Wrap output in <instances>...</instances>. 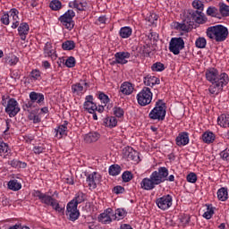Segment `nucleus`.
Masks as SVG:
<instances>
[{
    "mask_svg": "<svg viewBox=\"0 0 229 229\" xmlns=\"http://www.w3.org/2000/svg\"><path fill=\"white\" fill-rule=\"evenodd\" d=\"M169 176V170L165 166H161L157 170L154 171L149 178L146 177L142 179L140 182V187L143 191H153L157 185L164 183L167 181Z\"/></svg>",
    "mask_w": 229,
    "mask_h": 229,
    "instance_id": "f257e3e1",
    "label": "nucleus"
},
{
    "mask_svg": "<svg viewBox=\"0 0 229 229\" xmlns=\"http://www.w3.org/2000/svg\"><path fill=\"white\" fill-rule=\"evenodd\" d=\"M207 37L216 42H225L228 38V28L224 25L208 27L206 30Z\"/></svg>",
    "mask_w": 229,
    "mask_h": 229,
    "instance_id": "f03ea898",
    "label": "nucleus"
},
{
    "mask_svg": "<svg viewBox=\"0 0 229 229\" xmlns=\"http://www.w3.org/2000/svg\"><path fill=\"white\" fill-rule=\"evenodd\" d=\"M32 196L34 198H38V199H39L40 203H43V205L52 207V208H54V210H56V212H64V208H60L58 200L53 198V196H50L47 193H43L40 191H34Z\"/></svg>",
    "mask_w": 229,
    "mask_h": 229,
    "instance_id": "7ed1b4c3",
    "label": "nucleus"
},
{
    "mask_svg": "<svg viewBox=\"0 0 229 229\" xmlns=\"http://www.w3.org/2000/svg\"><path fill=\"white\" fill-rule=\"evenodd\" d=\"M165 108H167V106H165L164 100L158 99L156 102L155 107L150 111L148 117L154 121H164L166 114Z\"/></svg>",
    "mask_w": 229,
    "mask_h": 229,
    "instance_id": "20e7f679",
    "label": "nucleus"
},
{
    "mask_svg": "<svg viewBox=\"0 0 229 229\" xmlns=\"http://www.w3.org/2000/svg\"><path fill=\"white\" fill-rule=\"evenodd\" d=\"M8 101L6 102V98L2 97V105L5 106V113L9 114V117H15L17 114L21 112V107H19V102L15 98H10L7 97Z\"/></svg>",
    "mask_w": 229,
    "mask_h": 229,
    "instance_id": "39448f33",
    "label": "nucleus"
},
{
    "mask_svg": "<svg viewBox=\"0 0 229 229\" xmlns=\"http://www.w3.org/2000/svg\"><path fill=\"white\" fill-rule=\"evenodd\" d=\"M74 17H76V13L72 10H68L58 18V21L61 22L62 26H64L66 30L71 31L72 30H74V21L72 20Z\"/></svg>",
    "mask_w": 229,
    "mask_h": 229,
    "instance_id": "423d86ee",
    "label": "nucleus"
},
{
    "mask_svg": "<svg viewBox=\"0 0 229 229\" xmlns=\"http://www.w3.org/2000/svg\"><path fill=\"white\" fill-rule=\"evenodd\" d=\"M153 99V93L151 89L144 87L140 92L137 95L138 105L140 106H148Z\"/></svg>",
    "mask_w": 229,
    "mask_h": 229,
    "instance_id": "0eeeda50",
    "label": "nucleus"
},
{
    "mask_svg": "<svg viewBox=\"0 0 229 229\" xmlns=\"http://www.w3.org/2000/svg\"><path fill=\"white\" fill-rule=\"evenodd\" d=\"M185 49V41L183 38H172L169 42V51L173 55H180V51Z\"/></svg>",
    "mask_w": 229,
    "mask_h": 229,
    "instance_id": "6e6552de",
    "label": "nucleus"
},
{
    "mask_svg": "<svg viewBox=\"0 0 229 229\" xmlns=\"http://www.w3.org/2000/svg\"><path fill=\"white\" fill-rule=\"evenodd\" d=\"M98 222L103 225H110L112 221H115V219H117V216L114 215V209L108 208L98 216Z\"/></svg>",
    "mask_w": 229,
    "mask_h": 229,
    "instance_id": "1a4fd4ad",
    "label": "nucleus"
},
{
    "mask_svg": "<svg viewBox=\"0 0 229 229\" xmlns=\"http://www.w3.org/2000/svg\"><path fill=\"white\" fill-rule=\"evenodd\" d=\"M156 204L161 210H167V208H171L173 205V196L168 194L157 199Z\"/></svg>",
    "mask_w": 229,
    "mask_h": 229,
    "instance_id": "9d476101",
    "label": "nucleus"
},
{
    "mask_svg": "<svg viewBox=\"0 0 229 229\" xmlns=\"http://www.w3.org/2000/svg\"><path fill=\"white\" fill-rule=\"evenodd\" d=\"M66 216H69L70 221H76L80 217V210L76 205H72V202L67 204Z\"/></svg>",
    "mask_w": 229,
    "mask_h": 229,
    "instance_id": "9b49d317",
    "label": "nucleus"
},
{
    "mask_svg": "<svg viewBox=\"0 0 229 229\" xmlns=\"http://www.w3.org/2000/svg\"><path fill=\"white\" fill-rule=\"evenodd\" d=\"M123 157L128 161L139 162V152L133 149L131 147H126L123 148Z\"/></svg>",
    "mask_w": 229,
    "mask_h": 229,
    "instance_id": "f8f14e48",
    "label": "nucleus"
},
{
    "mask_svg": "<svg viewBox=\"0 0 229 229\" xmlns=\"http://www.w3.org/2000/svg\"><path fill=\"white\" fill-rule=\"evenodd\" d=\"M176 145L182 148V146H187L189 144V132L182 131L178 134L175 139Z\"/></svg>",
    "mask_w": 229,
    "mask_h": 229,
    "instance_id": "ddd939ff",
    "label": "nucleus"
},
{
    "mask_svg": "<svg viewBox=\"0 0 229 229\" xmlns=\"http://www.w3.org/2000/svg\"><path fill=\"white\" fill-rule=\"evenodd\" d=\"M131 56V54L129 52H117L114 54V58L116 59V63H118L120 65H124L128 64L127 58H130Z\"/></svg>",
    "mask_w": 229,
    "mask_h": 229,
    "instance_id": "4468645a",
    "label": "nucleus"
},
{
    "mask_svg": "<svg viewBox=\"0 0 229 229\" xmlns=\"http://www.w3.org/2000/svg\"><path fill=\"white\" fill-rule=\"evenodd\" d=\"M219 76V71L216 68H209L206 71V80L210 81V83H214L217 81V77Z\"/></svg>",
    "mask_w": 229,
    "mask_h": 229,
    "instance_id": "2eb2a0df",
    "label": "nucleus"
},
{
    "mask_svg": "<svg viewBox=\"0 0 229 229\" xmlns=\"http://www.w3.org/2000/svg\"><path fill=\"white\" fill-rule=\"evenodd\" d=\"M18 33L21 37V40H26L28 33H30V25L28 22H21L18 27Z\"/></svg>",
    "mask_w": 229,
    "mask_h": 229,
    "instance_id": "dca6fc26",
    "label": "nucleus"
},
{
    "mask_svg": "<svg viewBox=\"0 0 229 229\" xmlns=\"http://www.w3.org/2000/svg\"><path fill=\"white\" fill-rule=\"evenodd\" d=\"M101 138V134L98 131H91L84 136V140L87 144H92V142H98Z\"/></svg>",
    "mask_w": 229,
    "mask_h": 229,
    "instance_id": "f3484780",
    "label": "nucleus"
},
{
    "mask_svg": "<svg viewBox=\"0 0 229 229\" xmlns=\"http://www.w3.org/2000/svg\"><path fill=\"white\" fill-rule=\"evenodd\" d=\"M133 89V84H131V82L129 81L123 82L120 87L121 93L124 94L125 96H130V94H132Z\"/></svg>",
    "mask_w": 229,
    "mask_h": 229,
    "instance_id": "a211bd4d",
    "label": "nucleus"
},
{
    "mask_svg": "<svg viewBox=\"0 0 229 229\" xmlns=\"http://www.w3.org/2000/svg\"><path fill=\"white\" fill-rule=\"evenodd\" d=\"M144 85L147 87H153L155 85H160V79L156 76L147 75L144 77Z\"/></svg>",
    "mask_w": 229,
    "mask_h": 229,
    "instance_id": "6ab92c4d",
    "label": "nucleus"
},
{
    "mask_svg": "<svg viewBox=\"0 0 229 229\" xmlns=\"http://www.w3.org/2000/svg\"><path fill=\"white\" fill-rule=\"evenodd\" d=\"M190 15L191 20L198 24H201V22L205 21V17L203 16V12L201 11H191L190 12Z\"/></svg>",
    "mask_w": 229,
    "mask_h": 229,
    "instance_id": "aec40b11",
    "label": "nucleus"
},
{
    "mask_svg": "<svg viewBox=\"0 0 229 229\" xmlns=\"http://www.w3.org/2000/svg\"><path fill=\"white\" fill-rule=\"evenodd\" d=\"M85 199H87V195L82 191H79L75 194L74 199L71 200L70 203H72V205H75V207H78V205H80V203H83Z\"/></svg>",
    "mask_w": 229,
    "mask_h": 229,
    "instance_id": "412c9836",
    "label": "nucleus"
},
{
    "mask_svg": "<svg viewBox=\"0 0 229 229\" xmlns=\"http://www.w3.org/2000/svg\"><path fill=\"white\" fill-rule=\"evenodd\" d=\"M30 99L38 105L44 103V94L32 91L30 93Z\"/></svg>",
    "mask_w": 229,
    "mask_h": 229,
    "instance_id": "4be33fe9",
    "label": "nucleus"
},
{
    "mask_svg": "<svg viewBox=\"0 0 229 229\" xmlns=\"http://www.w3.org/2000/svg\"><path fill=\"white\" fill-rule=\"evenodd\" d=\"M212 84L208 88V91L210 94H221L223 92V85L218 84L217 82H211Z\"/></svg>",
    "mask_w": 229,
    "mask_h": 229,
    "instance_id": "5701e85b",
    "label": "nucleus"
},
{
    "mask_svg": "<svg viewBox=\"0 0 229 229\" xmlns=\"http://www.w3.org/2000/svg\"><path fill=\"white\" fill-rule=\"evenodd\" d=\"M202 140L205 144H212L216 140V134L212 131H206L202 134Z\"/></svg>",
    "mask_w": 229,
    "mask_h": 229,
    "instance_id": "b1692460",
    "label": "nucleus"
},
{
    "mask_svg": "<svg viewBox=\"0 0 229 229\" xmlns=\"http://www.w3.org/2000/svg\"><path fill=\"white\" fill-rule=\"evenodd\" d=\"M104 126L107 128H115L117 126V118L115 116H107L104 118Z\"/></svg>",
    "mask_w": 229,
    "mask_h": 229,
    "instance_id": "393cba45",
    "label": "nucleus"
},
{
    "mask_svg": "<svg viewBox=\"0 0 229 229\" xmlns=\"http://www.w3.org/2000/svg\"><path fill=\"white\" fill-rule=\"evenodd\" d=\"M217 123L222 128H229V114H221L217 118Z\"/></svg>",
    "mask_w": 229,
    "mask_h": 229,
    "instance_id": "a878e982",
    "label": "nucleus"
},
{
    "mask_svg": "<svg viewBox=\"0 0 229 229\" xmlns=\"http://www.w3.org/2000/svg\"><path fill=\"white\" fill-rule=\"evenodd\" d=\"M218 8H219L220 19H223V17H229V6L226 4L219 3Z\"/></svg>",
    "mask_w": 229,
    "mask_h": 229,
    "instance_id": "bb28decb",
    "label": "nucleus"
},
{
    "mask_svg": "<svg viewBox=\"0 0 229 229\" xmlns=\"http://www.w3.org/2000/svg\"><path fill=\"white\" fill-rule=\"evenodd\" d=\"M8 165H12L14 169H26L28 164L26 162H21L17 159H13L8 161Z\"/></svg>",
    "mask_w": 229,
    "mask_h": 229,
    "instance_id": "cd10ccee",
    "label": "nucleus"
},
{
    "mask_svg": "<svg viewBox=\"0 0 229 229\" xmlns=\"http://www.w3.org/2000/svg\"><path fill=\"white\" fill-rule=\"evenodd\" d=\"M97 174H98L97 172H93L92 174H89L87 175L86 182H88L89 187H91V189H96V187H98V183H96Z\"/></svg>",
    "mask_w": 229,
    "mask_h": 229,
    "instance_id": "c85d7f7f",
    "label": "nucleus"
},
{
    "mask_svg": "<svg viewBox=\"0 0 229 229\" xmlns=\"http://www.w3.org/2000/svg\"><path fill=\"white\" fill-rule=\"evenodd\" d=\"M216 83L219 85H222V87L226 86L227 83H229V77L226 72H223L218 74V77L216 78Z\"/></svg>",
    "mask_w": 229,
    "mask_h": 229,
    "instance_id": "c756f323",
    "label": "nucleus"
},
{
    "mask_svg": "<svg viewBox=\"0 0 229 229\" xmlns=\"http://www.w3.org/2000/svg\"><path fill=\"white\" fill-rule=\"evenodd\" d=\"M207 15L209 17H215L216 19H221L219 9L216 6H209L207 10Z\"/></svg>",
    "mask_w": 229,
    "mask_h": 229,
    "instance_id": "7c9ffc66",
    "label": "nucleus"
},
{
    "mask_svg": "<svg viewBox=\"0 0 229 229\" xmlns=\"http://www.w3.org/2000/svg\"><path fill=\"white\" fill-rule=\"evenodd\" d=\"M217 198L219 201H226L228 199V189L227 188H220L217 191Z\"/></svg>",
    "mask_w": 229,
    "mask_h": 229,
    "instance_id": "2f4dec72",
    "label": "nucleus"
},
{
    "mask_svg": "<svg viewBox=\"0 0 229 229\" xmlns=\"http://www.w3.org/2000/svg\"><path fill=\"white\" fill-rule=\"evenodd\" d=\"M55 131L57 139H62L64 136L67 137V126L65 125H60Z\"/></svg>",
    "mask_w": 229,
    "mask_h": 229,
    "instance_id": "473e14b6",
    "label": "nucleus"
},
{
    "mask_svg": "<svg viewBox=\"0 0 229 229\" xmlns=\"http://www.w3.org/2000/svg\"><path fill=\"white\" fill-rule=\"evenodd\" d=\"M131 33L132 30L130 27H123L119 31V35L122 38H130V37H131Z\"/></svg>",
    "mask_w": 229,
    "mask_h": 229,
    "instance_id": "72a5a7b5",
    "label": "nucleus"
},
{
    "mask_svg": "<svg viewBox=\"0 0 229 229\" xmlns=\"http://www.w3.org/2000/svg\"><path fill=\"white\" fill-rule=\"evenodd\" d=\"M22 185L17 180H12L8 182V189L11 191H21Z\"/></svg>",
    "mask_w": 229,
    "mask_h": 229,
    "instance_id": "f704fd0d",
    "label": "nucleus"
},
{
    "mask_svg": "<svg viewBox=\"0 0 229 229\" xmlns=\"http://www.w3.org/2000/svg\"><path fill=\"white\" fill-rule=\"evenodd\" d=\"M76 47V43L72 40H67L62 44V48L64 51H72Z\"/></svg>",
    "mask_w": 229,
    "mask_h": 229,
    "instance_id": "c9c22d12",
    "label": "nucleus"
},
{
    "mask_svg": "<svg viewBox=\"0 0 229 229\" xmlns=\"http://www.w3.org/2000/svg\"><path fill=\"white\" fill-rule=\"evenodd\" d=\"M44 55L45 56H48V58H51L52 60H56V54H55V50L49 49V45H46L44 48Z\"/></svg>",
    "mask_w": 229,
    "mask_h": 229,
    "instance_id": "e433bc0d",
    "label": "nucleus"
},
{
    "mask_svg": "<svg viewBox=\"0 0 229 229\" xmlns=\"http://www.w3.org/2000/svg\"><path fill=\"white\" fill-rule=\"evenodd\" d=\"M196 47L205 49L207 47V39L204 37H199L195 41Z\"/></svg>",
    "mask_w": 229,
    "mask_h": 229,
    "instance_id": "4c0bfd02",
    "label": "nucleus"
},
{
    "mask_svg": "<svg viewBox=\"0 0 229 229\" xmlns=\"http://www.w3.org/2000/svg\"><path fill=\"white\" fill-rule=\"evenodd\" d=\"M18 62L19 57L14 55H11L5 57V64H8V65H17Z\"/></svg>",
    "mask_w": 229,
    "mask_h": 229,
    "instance_id": "58836bf2",
    "label": "nucleus"
},
{
    "mask_svg": "<svg viewBox=\"0 0 229 229\" xmlns=\"http://www.w3.org/2000/svg\"><path fill=\"white\" fill-rule=\"evenodd\" d=\"M120 174H121V166H119V165H112L109 167V174L111 176H117Z\"/></svg>",
    "mask_w": 229,
    "mask_h": 229,
    "instance_id": "ea45409f",
    "label": "nucleus"
},
{
    "mask_svg": "<svg viewBox=\"0 0 229 229\" xmlns=\"http://www.w3.org/2000/svg\"><path fill=\"white\" fill-rule=\"evenodd\" d=\"M49 6L54 12H58V10H62V2L60 0H52Z\"/></svg>",
    "mask_w": 229,
    "mask_h": 229,
    "instance_id": "a19ab883",
    "label": "nucleus"
},
{
    "mask_svg": "<svg viewBox=\"0 0 229 229\" xmlns=\"http://www.w3.org/2000/svg\"><path fill=\"white\" fill-rule=\"evenodd\" d=\"M151 69L154 72H162V71L165 70V65L160 62H157L152 64Z\"/></svg>",
    "mask_w": 229,
    "mask_h": 229,
    "instance_id": "79ce46f5",
    "label": "nucleus"
},
{
    "mask_svg": "<svg viewBox=\"0 0 229 229\" xmlns=\"http://www.w3.org/2000/svg\"><path fill=\"white\" fill-rule=\"evenodd\" d=\"M122 180L125 183H128V182H131V180H133V174H131V172L130 171L123 172V174H122Z\"/></svg>",
    "mask_w": 229,
    "mask_h": 229,
    "instance_id": "37998d69",
    "label": "nucleus"
},
{
    "mask_svg": "<svg viewBox=\"0 0 229 229\" xmlns=\"http://www.w3.org/2000/svg\"><path fill=\"white\" fill-rule=\"evenodd\" d=\"M192 6L197 10V12H203V9L205 8V4H203V2L201 0H195L192 2Z\"/></svg>",
    "mask_w": 229,
    "mask_h": 229,
    "instance_id": "c03bdc74",
    "label": "nucleus"
},
{
    "mask_svg": "<svg viewBox=\"0 0 229 229\" xmlns=\"http://www.w3.org/2000/svg\"><path fill=\"white\" fill-rule=\"evenodd\" d=\"M208 207V210L203 214V217L205 219H212V216H214V208L212 205H206Z\"/></svg>",
    "mask_w": 229,
    "mask_h": 229,
    "instance_id": "a18cd8bd",
    "label": "nucleus"
},
{
    "mask_svg": "<svg viewBox=\"0 0 229 229\" xmlns=\"http://www.w3.org/2000/svg\"><path fill=\"white\" fill-rule=\"evenodd\" d=\"M84 109L89 112V114H94L96 112L97 106L94 102H91V104H88L86 106V102H84Z\"/></svg>",
    "mask_w": 229,
    "mask_h": 229,
    "instance_id": "49530a36",
    "label": "nucleus"
},
{
    "mask_svg": "<svg viewBox=\"0 0 229 229\" xmlns=\"http://www.w3.org/2000/svg\"><path fill=\"white\" fill-rule=\"evenodd\" d=\"M72 92L73 94H80V92H83V86H81L80 83L72 85Z\"/></svg>",
    "mask_w": 229,
    "mask_h": 229,
    "instance_id": "de8ad7c7",
    "label": "nucleus"
},
{
    "mask_svg": "<svg viewBox=\"0 0 229 229\" xmlns=\"http://www.w3.org/2000/svg\"><path fill=\"white\" fill-rule=\"evenodd\" d=\"M186 179L190 183H196V182H198V175L195 173H190L186 176Z\"/></svg>",
    "mask_w": 229,
    "mask_h": 229,
    "instance_id": "09e8293b",
    "label": "nucleus"
},
{
    "mask_svg": "<svg viewBox=\"0 0 229 229\" xmlns=\"http://www.w3.org/2000/svg\"><path fill=\"white\" fill-rule=\"evenodd\" d=\"M34 103L35 102L32 101L31 99L30 101H28L27 103H25L22 106V108H23L24 112H29V114H31V107L35 106H33Z\"/></svg>",
    "mask_w": 229,
    "mask_h": 229,
    "instance_id": "8fccbe9b",
    "label": "nucleus"
},
{
    "mask_svg": "<svg viewBox=\"0 0 229 229\" xmlns=\"http://www.w3.org/2000/svg\"><path fill=\"white\" fill-rule=\"evenodd\" d=\"M180 221H181L182 226L185 227L189 225V223H191V216L183 215L181 217Z\"/></svg>",
    "mask_w": 229,
    "mask_h": 229,
    "instance_id": "3c124183",
    "label": "nucleus"
},
{
    "mask_svg": "<svg viewBox=\"0 0 229 229\" xmlns=\"http://www.w3.org/2000/svg\"><path fill=\"white\" fill-rule=\"evenodd\" d=\"M141 49H142V55H144V56H150V55H151V46L150 45H144L142 47H141Z\"/></svg>",
    "mask_w": 229,
    "mask_h": 229,
    "instance_id": "603ef678",
    "label": "nucleus"
},
{
    "mask_svg": "<svg viewBox=\"0 0 229 229\" xmlns=\"http://www.w3.org/2000/svg\"><path fill=\"white\" fill-rule=\"evenodd\" d=\"M113 112L115 117H123L124 115V110L121 107H117V106L114 107Z\"/></svg>",
    "mask_w": 229,
    "mask_h": 229,
    "instance_id": "864d4df0",
    "label": "nucleus"
},
{
    "mask_svg": "<svg viewBox=\"0 0 229 229\" xmlns=\"http://www.w3.org/2000/svg\"><path fill=\"white\" fill-rule=\"evenodd\" d=\"M65 65L70 69L74 67L76 65V59L73 56L68 57V59L65 62Z\"/></svg>",
    "mask_w": 229,
    "mask_h": 229,
    "instance_id": "5fc2aeb1",
    "label": "nucleus"
},
{
    "mask_svg": "<svg viewBox=\"0 0 229 229\" xmlns=\"http://www.w3.org/2000/svg\"><path fill=\"white\" fill-rule=\"evenodd\" d=\"M176 30H181L182 31H189V30H191V25H187L185 22H177Z\"/></svg>",
    "mask_w": 229,
    "mask_h": 229,
    "instance_id": "6e6d98bb",
    "label": "nucleus"
},
{
    "mask_svg": "<svg viewBox=\"0 0 229 229\" xmlns=\"http://www.w3.org/2000/svg\"><path fill=\"white\" fill-rule=\"evenodd\" d=\"M8 144L4 143L0 137V153H8Z\"/></svg>",
    "mask_w": 229,
    "mask_h": 229,
    "instance_id": "4d7b16f0",
    "label": "nucleus"
},
{
    "mask_svg": "<svg viewBox=\"0 0 229 229\" xmlns=\"http://www.w3.org/2000/svg\"><path fill=\"white\" fill-rule=\"evenodd\" d=\"M114 215L115 217H124V216H126V211L124 210V208H117L115 210V212H114Z\"/></svg>",
    "mask_w": 229,
    "mask_h": 229,
    "instance_id": "13d9d810",
    "label": "nucleus"
},
{
    "mask_svg": "<svg viewBox=\"0 0 229 229\" xmlns=\"http://www.w3.org/2000/svg\"><path fill=\"white\" fill-rule=\"evenodd\" d=\"M98 99H100V101H102L105 104L110 103V98L106 96V94L103 92L99 93Z\"/></svg>",
    "mask_w": 229,
    "mask_h": 229,
    "instance_id": "bf43d9fd",
    "label": "nucleus"
},
{
    "mask_svg": "<svg viewBox=\"0 0 229 229\" xmlns=\"http://www.w3.org/2000/svg\"><path fill=\"white\" fill-rule=\"evenodd\" d=\"M1 22L2 24L8 26V24H10V14L4 13L1 18Z\"/></svg>",
    "mask_w": 229,
    "mask_h": 229,
    "instance_id": "052dcab7",
    "label": "nucleus"
},
{
    "mask_svg": "<svg viewBox=\"0 0 229 229\" xmlns=\"http://www.w3.org/2000/svg\"><path fill=\"white\" fill-rule=\"evenodd\" d=\"M30 77L32 78V80H39L40 79V71L32 70L30 72Z\"/></svg>",
    "mask_w": 229,
    "mask_h": 229,
    "instance_id": "680f3d73",
    "label": "nucleus"
},
{
    "mask_svg": "<svg viewBox=\"0 0 229 229\" xmlns=\"http://www.w3.org/2000/svg\"><path fill=\"white\" fill-rule=\"evenodd\" d=\"M220 157H221V158H223V160H226L228 162V160H229V148H225V150H223L220 153Z\"/></svg>",
    "mask_w": 229,
    "mask_h": 229,
    "instance_id": "e2e57ef3",
    "label": "nucleus"
},
{
    "mask_svg": "<svg viewBox=\"0 0 229 229\" xmlns=\"http://www.w3.org/2000/svg\"><path fill=\"white\" fill-rule=\"evenodd\" d=\"M113 191L114 192V194H123V192H124V187L119 185L114 186Z\"/></svg>",
    "mask_w": 229,
    "mask_h": 229,
    "instance_id": "0e129e2a",
    "label": "nucleus"
},
{
    "mask_svg": "<svg viewBox=\"0 0 229 229\" xmlns=\"http://www.w3.org/2000/svg\"><path fill=\"white\" fill-rule=\"evenodd\" d=\"M44 149L46 148L42 146H36L34 147L33 151L36 155H40V153H44Z\"/></svg>",
    "mask_w": 229,
    "mask_h": 229,
    "instance_id": "69168bd1",
    "label": "nucleus"
},
{
    "mask_svg": "<svg viewBox=\"0 0 229 229\" xmlns=\"http://www.w3.org/2000/svg\"><path fill=\"white\" fill-rule=\"evenodd\" d=\"M87 8V3L83 4L81 2H79L77 10H79V12H85V9Z\"/></svg>",
    "mask_w": 229,
    "mask_h": 229,
    "instance_id": "338daca9",
    "label": "nucleus"
},
{
    "mask_svg": "<svg viewBox=\"0 0 229 229\" xmlns=\"http://www.w3.org/2000/svg\"><path fill=\"white\" fill-rule=\"evenodd\" d=\"M80 4V2L78 0H74L72 2H70L68 4L69 8H76V10H78V4Z\"/></svg>",
    "mask_w": 229,
    "mask_h": 229,
    "instance_id": "774afa93",
    "label": "nucleus"
}]
</instances>
